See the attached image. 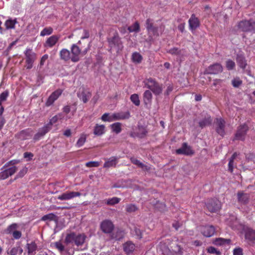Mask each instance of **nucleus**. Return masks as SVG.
Listing matches in <instances>:
<instances>
[{"label": "nucleus", "mask_w": 255, "mask_h": 255, "mask_svg": "<svg viewBox=\"0 0 255 255\" xmlns=\"http://www.w3.org/2000/svg\"><path fill=\"white\" fill-rule=\"evenodd\" d=\"M100 163L98 161H89L86 163V166L88 167H98Z\"/></svg>", "instance_id": "680f3d73"}, {"label": "nucleus", "mask_w": 255, "mask_h": 255, "mask_svg": "<svg viewBox=\"0 0 255 255\" xmlns=\"http://www.w3.org/2000/svg\"><path fill=\"white\" fill-rule=\"evenodd\" d=\"M86 140V136L85 134H82L76 143V146L80 147L82 146Z\"/></svg>", "instance_id": "8fccbe9b"}, {"label": "nucleus", "mask_w": 255, "mask_h": 255, "mask_svg": "<svg viewBox=\"0 0 255 255\" xmlns=\"http://www.w3.org/2000/svg\"><path fill=\"white\" fill-rule=\"evenodd\" d=\"M9 92L8 91H5L0 95V101L4 102L6 100L8 96Z\"/></svg>", "instance_id": "052dcab7"}, {"label": "nucleus", "mask_w": 255, "mask_h": 255, "mask_svg": "<svg viewBox=\"0 0 255 255\" xmlns=\"http://www.w3.org/2000/svg\"><path fill=\"white\" fill-rule=\"evenodd\" d=\"M120 200V198L115 197L110 199H108L106 201V204L108 205H114L119 203Z\"/></svg>", "instance_id": "49530a36"}, {"label": "nucleus", "mask_w": 255, "mask_h": 255, "mask_svg": "<svg viewBox=\"0 0 255 255\" xmlns=\"http://www.w3.org/2000/svg\"><path fill=\"white\" fill-rule=\"evenodd\" d=\"M234 255H243V250L241 248H235L233 250Z\"/></svg>", "instance_id": "69168bd1"}, {"label": "nucleus", "mask_w": 255, "mask_h": 255, "mask_svg": "<svg viewBox=\"0 0 255 255\" xmlns=\"http://www.w3.org/2000/svg\"><path fill=\"white\" fill-rule=\"evenodd\" d=\"M77 96L84 103H86L91 98V94L89 92L82 91L77 93Z\"/></svg>", "instance_id": "393cba45"}, {"label": "nucleus", "mask_w": 255, "mask_h": 255, "mask_svg": "<svg viewBox=\"0 0 255 255\" xmlns=\"http://www.w3.org/2000/svg\"><path fill=\"white\" fill-rule=\"evenodd\" d=\"M25 56V67L30 69L33 67V64L37 59L36 54L31 49H27L24 52Z\"/></svg>", "instance_id": "20e7f679"}, {"label": "nucleus", "mask_w": 255, "mask_h": 255, "mask_svg": "<svg viewBox=\"0 0 255 255\" xmlns=\"http://www.w3.org/2000/svg\"><path fill=\"white\" fill-rule=\"evenodd\" d=\"M62 90L61 89H58L53 92L48 97L46 102L45 103V106L46 107L51 106L62 94Z\"/></svg>", "instance_id": "ddd939ff"}, {"label": "nucleus", "mask_w": 255, "mask_h": 255, "mask_svg": "<svg viewBox=\"0 0 255 255\" xmlns=\"http://www.w3.org/2000/svg\"><path fill=\"white\" fill-rule=\"evenodd\" d=\"M249 20H241L238 23L237 27L241 31L249 32Z\"/></svg>", "instance_id": "a878e982"}, {"label": "nucleus", "mask_w": 255, "mask_h": 255, "mask_svg": "<svg viewBox=\"0 0 255 255\" xmlns=\"http://www.w3.org/2000/svg\"><path fill=\"white\" fill-rule=\"evenodd\" d=\"M129 117L130 113L129 112H121L118 113H114L112 114V122L115 121L128 119H129Z\"/></svg>", "instance_id": "dca6fc26"}, {"label": "nucleus", "mask_w": 255, "mask_h": 255, "mask_svg": "<svg viewBox=\"0 0 255 255\" xmlns=\"http://www.w3.org/2000/svg\"><path fill=\"white\" fill-rule=\"evenodd\" d=\"M71 60L72 62H76L79 60V55L82 52L83 54H85L87 53L88 49L85 48L83 50L82 48H80L78 45L73 44L71 46Z\"/></svg>", "instance_id": "39448f33"}, {"label": "nucleus", "mask_w": 255, "mask_h": 255, "mask_svg": "<svg viewBox=\"0 0 255 255\" xmlns=\"http://www.w3.org/2000/svg\"><path fill=\"white\" fill-rule=\"evenodd\" d=\"M17 228V225L15 223L9 225L6 230V233L7 234H13V232L16 231Z\"/></svg>", "instance_id": "09e8293b"}, {"label": "nucleus", "mask_w": 255, "mask_h": 255, "mask_svg": "<svg viewBox=\"0 0 255 255\" xmlns=\"http://www.w3.org/2000/svg\"><path fill=\"white\" fill-rule=\"evenodd\" d=\"M85 240V236L84 235H78L75 234V242L74 243L77 246L82 245Z\"/></svg>", "instance_id": "e433bc0d"}, {"label": "nucleus", "mask_w": 255, "mask_h": 255, "mask_svg": "<svg viewBox=\"0 0 255 255\" xmlns=\"http://www.w3.org/2000/svg\"><path fill=\"white\" fill-rule=\"evenodd\" d=\"M59 35H53L49 37L45 41V46L52 47L56 44L60 38Z\"/></svg>", "instance_id": "5701e85b"}, {"label": "nucleus", "mask_w": 255, "mask_h": 255, "mask_svg": "<svg viewBox=\"0 0 255 255\" xmlns=\"http://www.w3.org/2000/svg\"><path fill=\"white\" fill-rule=\"evenodd\" d=\"M19 162L20 161L19 160H10L4 164V165L1 168V170H2L3 168L8 167L10 166H15L14 165L19 163Z\"/></svg>", "instance_id": "603ef678"}, {"label": "nucleus", "mask_w": 255, "mask_h": 255, "mask_svg": "<svg viewBox=\"0 0 255 255\" xmlns=\"http://www.w3.org/2000/svg\"><path fill=\"white\" fill-rule=\"evenodd\" d=\"M137 210V207L134 204H128L126 206V211L128 212H133L136 211Z\"/></svg>", "instance_id": "864d4df0"}, {"label": "nucleus", "mask_w": 255, "mask_h": 255, "mask_svg": "<svg viewBox=\"0 0 255 255\" xmlns=\"http://www.w3.org/2000/svg\"><path fill=\"white\" fill-rule=\"evenodd\" d=\"M121 124L120 123H116L112 124L111 127L112 130L116 133H120L122 130Z\"/></svg>", "instance_id": "a19ab883"}, {"label": "nucleus", "mask_w": 255, "mask_h": 255, "mask_svg": "<svg viewBox=\"0 0 255 255\" xmlns=\"http://www.w3.org/2000/svg\"><path fill=\"white\" fill-rule=\"evenodd\" d=\"M101 120L104 122H112V114L110 115L109 113H105L101 117Z\"/></svg>", "instance_id": "5fc2aeb1"}, {"label": "nucleus", "mask_w": 255, "mask_h": 255, "mask_svg": "<svg viewBox=\"0 0 255 255\" xmlns=\"http://www.w3.org/2000/svg\"><path fill=\"white\" fill-rule=\"evenodd\" d=\"M130 159L131 162L133 164L137 165L138 167L140 168L142 170H143L144 171H149L150 170V167L149 166L142 163V162H141L139 160L137 159L136 158H135L134 157H131Z\"/></svg>", "instance_id": "bb28decb"}, {"label": "nucleus", "mask_w": 255, "mask_h": 255, "mask_svg": "<svg viewBox=\"0 0 255 255\" xmlns=\"http://www.w3.org/2000/svg\"><path fill=\"white\" fill-rule=\"evenodd\" d=\"M56 216L53 213H49L48 214L43 216L41 218V220L43 221H54L56 219Z\"/></svg>", "instance_id": "79ce46f5"}, {"label": "nucleus", "mask_w": 255, "mask_h": 255, "mask_svg": "<svg viewBox=\"0 0 255 255\" xmlns=\"http://www.w3.org/2000/svg\"><path fill=\"white\" fill-rule=\"evenodd\" d=\"M55 247L62 255H73L74 254L73 250L65 249L64 246L60 242H56Z\"/></svg>", "instance_id": "a211bd4d"}, {"label": "nucleus", "mask_w": 255, "mask_h": 255, "mask_svg": "<svg viewBox=\"0 0 255 255\" xmlns=\"http://www.w3.org/2000/svg\"><path fill=\"white\" fill-rule=\"evenodd\" d=\"M216 131L218 134L224 136L225 134L226 122L221 118H216L214 121Z\"/></svg>", "instance_id": "423d86ee"}, {"label": "nucleus", "mask_w": 255, "mask_h": 255, "mask_svg": "<svg viewBox=\"0 0 255 255\" xmlns=\"http://www.w3.org/2000/svg\"><path fill=\"white\" fill-rule=\"evenodd\" d=\"M75 234L71 233L68 234L65 238V242L67 244L72 243L75 242Z\"/></svg>", "instance_id": "de8ad7c7"}, {"label": "nucleus", "mask_w": 255, "mask_h": 255, "mask_svg": "<svg viewBox=\"0 0 255 255\" xmlns=\"http://www.w3.org/2000/svg\"><path fill=\"white\" fill-rule=\"evenodd\" d=\"M230 242V240L224 239L223 238H217L214 241V243L216 245H222L226 244H229Z\"/></svg>", "instance_id": "37998d69"}, {"label": "nucleus", "mask_w": 255, "mask_h": 255, "mask_svg": "<svg viewBox=\"0 0 255 255\" xmlns=\"http://www.w3.org/2000/svg\"><path fill=\"white\" fill-rule=\"evenodd\" d=\"M208 211L212 213H216L221 208V203L217 199H211L206 204Z\"/></svg>", "instance_id": "0eeeda50"}, {"label": "nucleus", "mask_w": 255, "mask_h": 255, "mask_svg": "<svg viewBox=\"0 0 255 255\" xmlns=\"http://www.w3.org/2000/svg\"><path fill=\"white\" fill-rule=\"evenodd\" d=\"M128 29L130 32H138L140 31L139 23L137 21H136L132 25L129 26L128 28Z\"/></svg>", "instance_id": "4c0bfd02"}, {"label": "nucleus", "mask_w": 255, "mask_h": 255, "mask_svg": "<svg viewBox=\"0 0 255 255\" xmlns=\"http://www.w3.org/2000/svg\"><path fill=\"white\" fill-rule=\"evenodd\" d=\"M222 71V66L220 63H216L207 68L204 71V73L207 74H218Z\"/></svg>", "instance_id": "6e6552de"}, {"label": "nucleus", "mask_w": 255, "mask_h": 255, "mask_svg": "<svg viewBox=\"0 0 255 255\" xmlns=\"http://www.w3.org/2000/svg\"><path fill=\"white\" fill-rule=\"evenodd\" d=\"M113 223L108 220L103 221L101 224V229L105 233H111L114 229Z\"/></svg>", "instance_id": "2eb2a0df"}, {"label": "nucleus", "mask_w": 255, "mask_h": 255, "mask_svg": "<svg viewBox=\"0 0 255 255\" xmlns=\"http://www.w3.org/2000/svg\"><path fill=\"white\" fill-rule=\"evenodd\" d=\"M0 170V180H4L14 174L17 170V168L16 166H12L3 168L2 170L1 169Z\"/></svg>", "instance_id": "1a4fd4ad"}, {"label": "nucleus", "mask_w": 255, "mask_h": 255, "mask_svg": "<svg viewBox=\"0 0 255 255\" xmlns=\"http://www.w3.org/2000/svg\"><path fill=\"white\" fill-rule=\"evenodd\" d=\"M202 233L204 236L210 237L215 234V228L212 225H207L202 228Z\"/></svg>", "instance_id": "aec40b11"}, {"label": "nucleus", "mask_w": 255, "mask_h": 255, "mask_svg": "<svg viewBox=\"0 0 255 255\" xmlns=\"http://www.w3.org/2000/svg\"><path fill=\"white\" fill-rule=\"evenodd\" d=\"M238 154L237 152H235L231 157L230 158L229 162L228 163V170L231 173H232L233 172L234 167L235 165L234 164V160L237 156Z\"/></svg>", "instance_id": "72a5a7b5"}, {"label": "nucleus", "mask_w": 255, "mask_h": 255, "mask_svg": "<svg viewBox=\"0 0 255 255\" xmlns=\"http://www.w3.org/2000/svg\"><path fill=\"white\" fill-rule=\"evenodd\" d=\"M176 153L177 154H183L185 155H192L194 154V151L191 147L184 142L182 144V146L176 150Z\"/></svg>", "instance_id": "f8f14e48"}, {"label": "nucleus", "mask_w": 255, "mask_h": 255, "mask_svg": "<svg viewBox=\"0 0 255 255\" xmlns=\"http://www.w3.org/2000/svg\"><path fill=\"white\" fill-rule=\"evenodd\" d=\"M119 158L112 156L108 158L104 164V168H110L111 167H115L118 162Z\"/></svg>", "instance_id": "b1692460"}, {"label": "nucleus", "mask_w": 255, "mask_h": 255, "mask_svg": "<svg viewBox=\"0 0 255 255\" xmlns=\"http://www.w3.org/2000/svg\"><path fill=\"white\" fill-rule=\"evenodd\" d=\"M142 59V56L138 52H134L132 55V60L133 62L140 63Z\"/></svg>", "instance_id": "ea45409f"}, {"label": "nucleus", "mask_w": 255, "mask_h": 255, "mask_svg": "<svg viewBox=\"0 0 255 255\" xmlns=\"http://www.w3.org/2000/svg\"><path fill=\"white\" fill-rule=\"evenodd\" d=\"M60 56L61 59L67 61L71 59V55L70 51L67 49H62L60 52Z\"/></svg>", "instance_id": "c85d7f7f"}, {"label": "nucleus", "mask_w": 255, "mask_h": 255, "mask_svg": "<svg viewBox=\"0 0 255 255\" xmlns=\"http://www.w3.org/2000/svg\"><path fill=\"white\" fill-rule=\"evenodd\" d=\"M18 138L24 140L32 136V130L29 129L23 130L18 133Z\"/></svg>", "instance_id": "c756f323"}, {"label": "nucleus", "mask_w": 255, "mask_h": 255, "mask_svg": "<svg viewBox=\"0 0 255 255\" xmlns=\"http://www.w3.org/2000/svg\"><path fill=\"white\" fill-rule=\"evenodd\" d=\"M237 196L238 201L239 203L247 204L249 203L250 196L248 193L240 191L238 192Z\"/></svg>", "instance_id": "f3484780"}, {"label": "nucleus", "mask_w": 255, "mask_h": 255, "mask_svg": "<svg viewBox=\"0 0 255 255\" xmlns=\"http://www.w3.org/2000/svg\"><path fill=\"white\" fill-rule=\"evenodd\" d=\"M226 66L228 70H231L235 67V63L232 60H228L226 61Z\"/></svg>", "instance_id": "6e6d98bb"}, {"label": "nucleus", "mask_w": 255, "mask_h": 255, "mask_svg": "<svg viewBox=\"0 0 255 255\" xmlns=\"http://www.w3.org/2000/svg\"><path fill=\"white\" fill-rule=\"evenodd\" d=\"M27 172V168L26 167L23 168L17 174L16 177L17 178L22 177Z\"/></svg>", "instance_id": "0e129e2a"}, {"label": "nucleus", "mask_w": 255, "mask_h": 255, "mask_svg": "<svg viewBox=\"0 0 255 255\" xmlns=\"http://www.w3.org/2000/svg\"><path fill=\"white\" fill-rule=\"evenodd\" d=\"M107 41L111 50L114 49L117 53L122 52L124 45L118 32L115 31L112 36L108 38Z\"/></svg>", "instance_id": "f257e3e1"}, {"label": "nucleus", "mask_w": 255, "mask_h": 255, "mask_svg": "<svg viewBox=\"0 0 255 255\" xmlns=\"http://www.w3.org/2000/svg\"><path fill=\"white\" fill-rule=\"evenodd\" d=\"M168 53L172 55H178L181 54V51L177 48H173L169 50Z\"/></svg>", "instance_id": "e2e57ef3"}, {"label": "nucleus", "mask_w": 255, "mask_h": 255, "mask_svg": "<svg viewBox=\"0 0 255 255\" xmlns=\"http://www.w3.org/2000/svg\"><path fill=\"white\" fill-rule=\"evenodd\" d=\"M12 234L13 238L16 240L19 239L21 237V233L19 231L16 230L13 232V234Z\"/></svg>", "instance_id": "338daca9"}, {"label": "nucleus", "mask_w": 255, "mask_h": 255, "mask_svg": "<svg viewBox=\"0 0 255 255\" xmlns=\"http://www.w3.org/2000/svg\"><path fill=\"white\" fill-rule=\"evenodd\" d=\"M190 29L194 30L200 26V21L194 14H192L188 21Z\"/></svg>", "instance_id": "412c9836"}, {"label": "nucleus", "mask_w": 255, "mask_h": 255, "mask_svg": "<svg viewBox=\"0 0 255 255\" xmlns=\"http://www.w3.org/2000/svg\"><path fill=\"white\" fill-rule=\"evenodd\" d=\"M53 29L51 27H47L44 28L40 32V36H44L49 35L52 33Z\"/></svg>", "instance_id": "c03bdc74"}, {"label": "nucleus", "mask_w": 255, "mask_h": 255, "mask_svg": "<svg viewBox=\"0 0 255 255\" xmlns=\"http://www.w3.org/2000/svg\"><path fill=\"white\" fill-rule=\"evenodd\" d=\"M17 22L16 19H8L5 22L4 25L6 27V29H12L15 27V24Z\"/></svg>", "instance_id": "58836bf2"}, {"label": "nucleus", "mask_w": 255, "mask_h": 255, "mask_svg": "<svg viewBox=\"0 0 255 255\" xmlns=\"http://www.w3.org/2000/svg\"><path fill=\"white\" fill-rule=\"evenodd\" d=\"M245 239L249 242L255 241V231L252 229H247L245 231Z\"/></svg>", "instance_id": "cd10ccee"}, {"label": "nucleus", "mask_w": 255, "mask_h": 255, "mask_svg": "<svg viewBox=\"0 0 255 255\" xmlns=\"http://www.w3.org/2000/svg\"><path fill=\"white\" fill-rule=\"evenodd\" d=\"M130 99L131 101L136 106H138L140 105V101L137 94H134L130 96Z\"/></svg>", "instance_id": "a18cd8bd"}, {"label": "nucleus", "mask_w": 255, "mask_h": 255, "mask_svg": "<svg viewBox=\"0 0 255 255\" xmlns=\"http://www.w3.org/2000/svg\"><path fill=\"white\" fill-rule=\"evenodd\" d=\"M152 95L151 92L149 90H146L143 94V100L144 105L147 107L150 106L152 103Z\"/></svg>", "instance_id": "4be33fe9"}, {"label": "nucleus", "mask_w": 255, "mask_h": 255, "mask_svg": "<svg viewBox=\"0 0 255 255\" xmlns=\"http://www.w3.org/2000/svg\"><path fill=\"white\" fill-rule=\"evenodd\" d=\"M212 120L211 117L210 116L207 115L204 119L199 122V126L201 128H203L206 126L210 125L212 123Z\"/></svg>", "instance_id": "2f4dec72"}, {"label": "nucleus", "mask_w": 255, "mask_h": 255, "mask_svg": "<svg viewBox=\"0 0 255 255\" xmlns=\"http://www.w3.org/2000/svg\"><path fill=\"white\" fill-rule=\"evenodd\" d=\"M249 32H255V20H249Z\"/></svg>", "instance_id": "13d9d810"}, {"label": "nucleus", "mask_w": 255, "mask_h": 255, "mask_svg": "<svg viewBox=\"0 0 255 255\" xmlns=\"http://www.w3.org/2000/svg\"><path fill=\"white\" fill-rule=\"evenodd\" d=\"M145 27L149 34H152L155 37H158L162 33L164 29L163 26H155L153 24V20L147 18L145 21Z\"/></svg>", "instance_id": "7ed1b4c3"}, {"label": "nucleus", "mask_w": 255, "mask_h": 255, "mask_svg": "<svg viewBox=\"0 0 255 255\" xmlns=\"http://www.w3.org/2000/svg\"><path fill=\"white\" fill-rule=\"evenodd\" d=\"M174 255H182V251L181 247L176 243H172L170 247Z\"/></svg>", "instance_id": "473e14b6"}, {"label": "nucleus", "mask_w": 255, "mask_h": 255, "mask_svg": "<svg viewBox=\"0 0 255 255\" xmlns=\"http://www.w3.org/2000/svg\"><path fill=\"white\" fill-rule=\"evenodd\" d=\"M81 194L79 192H66L59 195L57 198L60 200H69L74 197L80 196Z\"/></svg>", "instance_id": "4468645a"}, {"label": "nucleus", "mask_w": 255, "mask_h": 255, "mask_svg": "<svg viewBox=\"0 0 255 255\" xmlns=\"http://www.w3.org/2000/svg\"><path fill=\"white\" fill-rule=\"evenodd\" d=\"M207 252L210 254H215L216 255H220L221 254V252L213 247H209L207 249Z\"/></svg>", "instance_id": "4d7b16f0"}, {"label": "nucleus", "mask_w": 255, "mask_h": 255, "mask_svg": "<svg viewBox=\"0 0 255 255\" xmlns=\"http://www.w3.org/2000/svg\"><path fill=\"white\" fill-rule=\"evenodd\" d=\"M143 83L144 87L149 89L155 95H159L162 93V86L156 82L155 79L152 78L145 79Z\"/></svg>", "instance_id": "f03ea898"}, {"label": "nucleus", "mask_w": 255, "mask_h": 255, "mask_svg": "<svg viewBox=\"0 0 255 255\" xmlns=\"http://www.w3.org/2000/svg\"><path fill=\"white\" fill-rule=\"evenodd\" d=\"M162 252L163 255H174L171 249H170L165 247L162 250Z\"/></svg>", "instance_id": "bf43d9fd"}, {"label": "nucleus", "mask_w": 255, "mask_h": 255, "mask_svg": "<svg viewBox=\"0 0 255 255\" xmlns=\"http://www.w3.org/2000/svg\"><path fill=\"white\" fill-rule=\"evenodd\" d=\"M248 129V127L246 124L240 126L235 134V139L244 140Z\"/></svg>", "instance_id": "9b49d317"}, {"label": "nucleus", "mask_w": 255, "mask_h": 255, "mask_svg": "<svg viewBox=\"0 0 255 255\" xmlns=\"http://www.w3.org/2000/svg\"><path fill=\"white\" fill-rule=\"evenodd\" d=\"M236 61L239 67L242 68L244 73L249 74L251 73L250 70L247 68V61L244 56L241 54H238L236 57Z\"/></svg>", "instance_id": "9d476101"}, {"label": "nucleus", "mask_w": 255, "mask_h": 255, "mask_svg": "<svg viewBox=\"0 0 255 255\" xmlns=\"http://www.w3.org/2000/svg\"><path fill=\"white\" fill-rule=\"evenodd\" d=\"M27 248L28 250V254L29 255H32L35 254L37 246L34 242H31L30 244H27Z\"/></svg>", "instance_id": "f704fd0d"}, {"label": "nucleus", "mask_w": 255, "mask_h": 255, "mask_svg": "<svg viewBox=\"0 0 255 255\" xmlns=\"http://www.w3.org/2000/svg\"><path fill=\"white\" fill-rule=\"evenodd\" d=\"M242 84V81L239 78L237 77L232 80V84L235 88H238Z\"/></svg>", "instance_id": "3c124183"}, {"label": "nucleus", "mask_w": 255, "mask_h": 255, "mask_svg": "<svg viewBox=\"0 0 255 255\" xmlns=\"http://www.w3.org/2000/svg\"><path fill=\"white\" fill-rule=\"evenodd\" d=\"M105 126L97 124L94 128V133L96 135H101L104 133Z\"/></svg>", "instance_id": "c9c22d12"}, {"label": "nucleus", "mask_w": 255, "mask_h": 255, "mask_svg": "<svg viewBox=\"0 0 255 255\" xmlns=\"http://www.w3.org/2000/svg\"><path fill=\"white\" fill-rule=\"evenodd\" d=\"M23 156L25 158H27V161H30L33 157V154L31 152H26L24 153Z\"/></svg>", "instance_id": "774afa93"}, {"label": "nucleus", "mask_w": 255, "mask_h": 255, "mask_svg": "<svg viewBox=\"0 0 255 255\" xmlns=\"http://www.w3.org/2000/svg\"><path fill=\"white\" fill-rule=\"evenodd\" d=\"M135 249V245L132 242H127L124 245V251L127 254H129L132 253Z\"/></svg>", "instance_id": "7c9ffc66"}, {"label": "nucleus", "mask_w": 255, "mask_h": 255, "mask_svg": "<svg viewBox=\"0 0 255 255\" xmlns=\"http://www.w3.org/2000/svg\"><path fill=\"white\" fill-rule=\"evenodd\" d=\"M51 129V127L47 125L44 126L40 128L37 133H36L33 137L34 140H38L42 136H43L46 133H47Z\"/></svg>", "instance_id": "6ab92c4d"}]
</instances>
